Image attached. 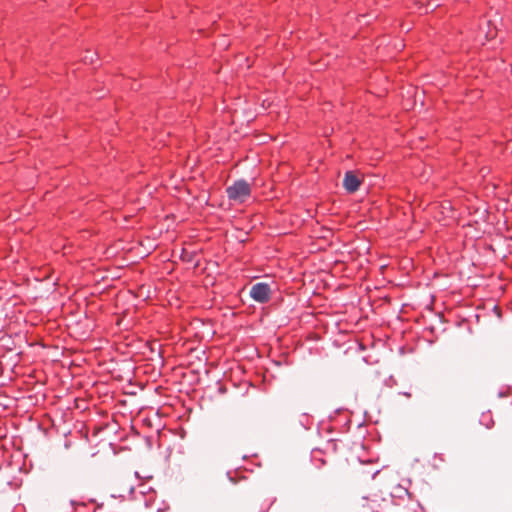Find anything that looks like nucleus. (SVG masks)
<instances>
[{
    "mask_svg": "<svg viewBox=\"0 0 512 512\" xmlns=\"http://www.w3.org/2000/svg\"><path fill=\"white\" fill-rule=\"evenodd\" d=\"M272 290L269 284L259 282L254 284L250 290L251 298L258 303H267L271 299Z\"/></svg>",
    "mask_w": 512,
    "mask_h": 512,
    "instance_id": "nucleus-4",
    "label": "nucleus"
},
{
    "mask_svg": "<svg viewBox=\"0 0 512 512\" xmlns=\"http://www.w3.org/2000/svg\"><path fill=\"white\" fill-rule=\"evenodd\" d=\"M277 498L270 492H258L253 498V509L255 512H269Z\"/></svg>",
    "mask_w": 512,
    "mask_h": 512,
    "instance_id": "nucleus-3",
    "label": "nucleus"
},
{
    "mask_svg": "<svg viewBox=\"0 0 512 512\" xmlns=\"http://www.w3.org/2000/svg\"><path fill=\"white\" fill-rule=\"evenodd\" d=\"M229 200L237 203H244L251 196V185L245 180L235 181L226 189Z\"/></svg>",
    "mask_w": 512,
    "mask_h": 512,
    "instance_id": "nucleus-2",
    "label": "nucleus"
},
{
    "mask_svg": "<svg viewBox=\"0 0 512 512\" xmlns=\"http://www.w3.org/2000/svg\"><path fill=\"white\" fill-rule=\"evenodd\" d=\"M401 395L407 397V398H410L412 396V393L411 392H400Z\"/></svg>",
    "mask_w": 512,
    "mask_h": 512,
    "instance_id": "nucleus-11",
    "label": "nucleus"
},
{
    "mask_svg": "<svg viewBox=\"0 0 512 512\" xmlns=\"http://www.w3.org/2000/svg\"><path fill=\"white\" fill-rule=\"evenodd\" d=\"M380 472V469L377 468L371 472H368L369 474H371V478L374 479L376 477V475Z\"/></svg>",
    "mask_w": 512,
    "mask_h": 512,
    "instance_id": "nucleus-8",
    "label": "nucleus"
},
{
    "mask_svg": "<svg viewBox=\"0 0 512 512\" xmlns=\"http://www.w3.org/2000/svg\"><path fill=\"white\" fill-rule=\"evenodd\" d=\"M140 493L143 495H147V499H145V505L147 507L151 506L152 503L156 500V491L152 488H147L145 485L140 486Z\"/></svg>",
    "mask_w": 512,
    "mask_h": 512,
    "instance_id": "nucleus-6",
    "label": "nucleus"
},
{
    "mask_svg": "<svg viewBox=\"0 0 512 512\" xmlns=\"http://www.w3.org/2000/svg\"><path fill=\"white\" fill-rule=\"evenodd\" d=\"M338 449V441L331 439L326 442L324 449L316 448L312 450L311 460L318 468L324 466L328 459H331Z\"/></svg>",
    "mask_w": 512,
    "mask_h": 512,
    "instance_id": "nucleus-1",
    "label": "nucleus"
},
{
    "mask_svg": "<svg viewBox=\"0 0 512 512\" xmlns=\"http://www.w3.org/2000/svg\"><path fill=\"white\" fill-rule=\"evenodd\" d=\"M360 462H361V463L373 464V463L377 462V460H372V459H369V460H367V461H365V460H360Z\"/></svg>",
    "mask_w": 512,
    "mask_h": 512,
    "instance_id": "nucleus-10",
    "label": "nucleus"
},
{
    "mask_svg": "<svg viewBox=\"0 0 512 512\" xmlns=\"http://www.w3.org/2000/svg\"><path fill=\"white\" fill-rule=\"evenodd\" d=\"M420 3H421V8L426 6L424 12L427 13L429 8H428V4L426 5V0H420Z\"/></svg>",
    "mask_w": 512,
    "mask_h": 512,
    "instance_id": "nucleus-9",
    "label": "nucleus"
},
{
    "mask_svg": "<svg viewBox=\"0 0 512 512\" xmlns=\"http://www.w3.org/2000/svg\"><path fill=\"white\" fill-rule=\"evenodd\" d=\"M404 512H423V510L419 506L412 505L405 507Z\"/></svg>",
    "mask_w": 512,
    "mask_h": 512,
    "instance_id": "nucleus-7",
    "label": "nucleus"
},
{
    "mask_svg": "<svg viewBox=\"0 0 512 512\" xmlns=\"http://www.w3.org/2000/svg\"><path fill=\"white\" fill-rule=\"evenodd\" d=\"M362 181L358 178V176L353 171H348L345 173L343 186L349 193L356 192Z\"/></svg>",
    "mask_w": 512,
    "mask_h": 512,
    "instance_id": "nucleus-5",
    "label": "nucleus"
}]
</instances>
